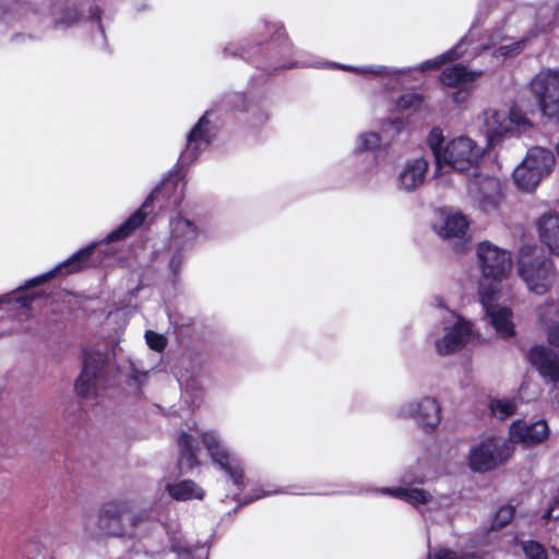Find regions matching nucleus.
<instances>
[{
    "mask_svg": "<svg viewBox=\"0 0 559 559\" xmlns=\"http://www.w3.org/2000/svg\"><path fill=\"white\" fill-rule=\"evenodd\" d=\"M173 185L171 180H167L163 183V189H168Z\"/></svg>",
    "mask_w": 559,
    "mask_h": 559,
    "instance_id": "nucleus-46",
    "label": "nucleus"
},
{
    "mask_svg": "<svg viewBox=\"0 0 559 559\" xmlns=\"http://www.w3.org/2000/svg\"><path fill=\"white\" fill-rule=\"evenodd\" d=\"M480 75L481 71H469L462 64H453L442 71L440 81L445 86L455 87L456 91L450 97L455 104H463L469 97Z\"/></svg>",
    "mask_w": 559,
    "mask_h": 559,
    "instance_id": "nucleus-16",
    "label": "nucleus"
},
{
    "mask_svg": "<svg viewBox=\"0 0 559 559\" xmlns=\"http://www.w3.org/2000/svg\"><path fill=\"white\" fill-rule=\"evenodd\" d=\"M549 436V428L545 420H537L533 424L516 421L510 428V443L521 442L525 444H537L545 441Z\"/></svg>",
    "mask_w": 559,
    "mask_h": 559,
    "instance_id": "nucleus-21",
    "label": "nucleus"
},
{
    "mask_svg": "<svg viewBox=\"0 0 559 559\" xmlns=\"http://www.w3.org/2000/svg\"><path fill=\"white\" fill-rule=\"evenodd\" d=\"M425 480L424 475L406 473L402 477L401 486L395 488H382L380 491L383 495L402 499L423 512V507L425 506H438V502L429 491L415 486L424 484Z\"/></svg>",
    "mask_w": 559,
    "mask_h": 559,
    "instance_id": "nucleus-15",
    "label": "nucleus"
},
{
    "mask_svg": "<svg viewBox=\"0 0 559 559\" xmlns=\"http://www.w3.org/2000/svg\"><path fill=\"white\" fill-rule=\"evenodd\" d=\"M342 69L354 71L361 74H371L374 76H383L391 79H399L402 74L406 73V70L392 69L385 66H367L362 68L343 66Z\"/></svg>",
    "mask_w": 559,
    "mask_h": 559,
    "instance_id": "nucleus-29",
    "label": "nucleus"
},
{
    "mask_svg": "<svg viewBox=\"0 0 559 559\" xmlns=\"http://www.w3.org/2000/svg\"><path fill=\"white\" fill-rule=\"evenodd\" d=\"M203 237V230L191 219L175 215L169 221L168 250L171 254L169 267L176 275L181 269L186 253Z\"/></svg>",
    "mask_w": 559,
    "mask_h": 559,
    "instance_id": "nucleus-4",
    "label": "nucleus"
},
{
    "mask_svg": "<svg viewBox=\"0 0 559 559\" xmlns=\"http://www.w3.org/2000/svg\"><path fill=\"white\" fill-rule=\"evenodd\" d=\"M206 115L207 114L200 118L199 122L188 134L187 146L181 154V159L183 162L194 160L200 152L203 151L213 139V133Z\"/></svg>",
    "mask_w": 559,
    "mask_h": 559,
    "instance_id": "nucleus-20",
    "label": "nucleus"
},
{
    "mask_svg": "<svg viewBox=\"0 0 559 559\" xmlns=\"http://www.w3.org/2000/svg\"><path fill=\"white\" fill-rule=\"evenodd\" d=\"M441 409L436 399L424 397L418 402H411L400 409L401 417L416 420L425 430H433L441 420Z\"/></svg>",
    "mask_w": 559,
    "mask_h": 559,
    "instance_id": "nucleus-17",
    "label": "nucleus"
},
{
    "mask_svg": "<svg viewBox=\"0 0 559 559\" xmlns=\"http://www.w3.org/2000/svg\"><path fill=\"white\" fill-rule=\"evenodd\" d=\"M479 298L485 310V317L495 329L496 334L500 338H510L515 334L513 323V313L508 307L493 304L499 297L500 288L490 286L485 283L479 286Z\"/></svg>",
    "mask_w": 559,
    "mask_h": 559,
    "instance_id": "nucleus-11",
    "label": "nucleus"
},
{
    "mask_svg": "<svg viewBox=\"0 0 559 559\" xmlns=\"http://www.w3.org/2000/svg\"><path fill=\"white\" fill-rule=\"evenodd\" d=\"M428 559H475V557L469 555H457L450 549L440 548L430 552Z\"/></svg>",
    "mask_w": 559,
    "mask_h": 559,
    "instance_id": "nucleus-40",
    "label": "nucleus"
},
{
    "mask_svg": "<svg viewBox=\"0 0 559 559\" xmlns=\"http://www.w3.org/2000/svg\"><path fill=\"white\" fill-rule=\"evenodd\" d=\"M48 277H50V274H47L45 276H43L41 278H36V280H33L31 282L32 285H35V284H38L39 282L44 281V280H47Z\"/></svg>",
    "mask_w": 559,
    "mask_h": 559,
    "instance_id": "nucleus-45",
    "label": "nucleus"
},
{
    "mask_svg": "<svg viewBox=\"0 0 559 559\" xmlns=\"http://www.w3.org/2000/svg\"><path fill=\"white\" fill-rule=\"evenodd\" d=\"M531 92L544 116L559 120V71L543 70L531 81Z\"/></svg>",
    "mask_w": 559,
    "mask_h": 559,
    "instance_id": "nucleus-10",
    "label": "nucleus"
},
{
    "mask_svg": "<svg viewBox=\"0 0 559 559\" xmlns=\"http://www.w3.org/2000/svg\"><path fill=\"white\" fill-rule=\"evenodd\" d=\"M107 356L100 350H86L83 360V368L75 381L74 390L82 397H90L97 394L105 383V365Z\"/></svg>",
    "mask_w": 559,
    "mask_h": 559,
    "instance_id": "nucleus-13",
    "label": "nucleus"
},
{
    "mask_svg": "<svg viewBox=\"0 0 559 559\" xmlns=\"http://www.w3.org/2000/svg\"><path fill=\"white\" fill-rule=\"evenodd\" d=\"M144 337L147 346L155 352H163L167 345V338L154 331H146Z\"/></svg>",
    "mask_w": 559,
    "mask_h": 559,
    "instance_id": "nucleus-38",
    "label": "nucleus"
},
{
    "mask_svg": "<svg viewBox=\"0 0 559 559\" xmlns=\"http://www.w3.org/2000/svg\"><path fill=\"white\" fill-rule=\"evenodd\" d=\"M154 194H156V191H153V194H151V197H148V200H152V198H154Z\"/></svg>",
    "mask_w": 559,
    "mask_h": 559,
    "instance_id": "nucleus-50",
    "label": "nucleus"
},
{
    "mask_svg": "<svg viewBox=\"0 0 559 559\" xmlns=\"http://www.w3.org/2000/svg\"><path fill=\"white\" fill-rule=\"evenodd\" d=\"M12 295H13V293L0 296V305L4 304V302H9L11 300Z\"/></svg>",
    "mask_w": 559,
    "mask_h": 559,
    "instance_id": "nucleus-43",
    "label": "nucleus"
},
{
    "mask_svg": "<svg viewBox=\"0 0 559 559\" xmlns=\"http://www.w3.org/2000/svg\"><path fill=\"white\" fill-rule=\"evenodd\" d=\"M513 451V445L501 438H486L471 450L469 466L476 472L491 471L509 460Z\"/></svg>",
    "mask_w": 559,
    "mask_h": 559,
    "instance_id": "nucleus-9",
    "label": "nucleus"
},
{
    "mask_svg": "<svg viewBox=\"0 0 559 559\" xmlns=\"http://www.w3.org/2000/svg\"><path fill=\"white\" fill-rule=\"evenodd\" d=\"M480 119L491 146L507 134L525 132L533 127L530 119L518 108H512L509 112L489 108L483 111Z\"/></svg>",
    "mask_w": 559,
    "mask_h": 559,
    "instance_id": "nucleus-5",
    "label": "nucleus"
},
{
    "mask_svg": "<svg viewBox=\"0 0 559 559\" xmlns=\"http://www.w3.org/2000/svg\"><path fill=\"white\" fill-rule=\"evenodd\" d=\"M154 194H156V191H153V194H151V197H148V200H152V198H154Z\"/></svg>",
    "mask_w": 559,
    "mask_h": 559,
    "instance_id": "nucleus-51",
    "label": "nucleus"
},
{
    "mask_svg": "<svg viewBox=\"0 0 559 559\" xmlns=\"http://www.w3.org/2000/svg\"><path fill=\"white\" fill-rule=\"evenodd\" d=\"M477 257L480 264L483 278L479 286L485 283L487 287L500 288L512 270L511 253L488 241L480 242L477 247Z\"/></svg>",
    "mask_w": 559,
    "mask_h": 559,
    "instance_id": "nucleus-8",
    "label": "nucleus"
},
{
    "mask_svg": "<svg viewBox=\"0 0 559 559\" xmlns=\"http://www.w3.org/2000/svg\"><path fill=\"white\" fill-rule=\"evenodd\" d=\"M140 516L132 510L127 501H111L106 503L98 514L99 528L109 535L123 536L130 534L135 527Z\"/></svg>",
    "mask_w": 559,
    "mask_h": 559,
    "instance_id": "nucleus-12",
    "label": "nucleus"
},
{
    "mask_svg": "<svg viewBox=\"0 0 559 559\" xmlns=\"http://www.w3.org/2000/svg\"><path fill=\"white\" fill-rule=\"evenodd\" d=\"M489 408L495 417L506 419L515 413L516 403L514 400L495 399L490 402Z\"/></svg>",
    "mask_w": 559,
    "mask_h": 559,
    "instance_id": "nucleus-32",
    "label": "nucleus"
},
{
    "mask_svg": "<svg viewBox=\"0 0 559 559\" xmlns=\"http://www.w3.org/2000/svg\"><path fill=\"white\" fill-rule=\"evenodd\" d=\"M537 318L548 329V325L556 322L555 319L559 318V301L554 298L547 299L537 309Z\"/></svg>",
    "mask_w": 559,
    "mask_h": 559,
    "instance_id": "nucleus-31",
    "label": "nucleus"
},
{
    "mask_svg": "<svg viewBox=\"0 0 559 559\" xmlns=\"http://www.w3.org/2000/svg\"><path fill=\"white\" fill-rule=\"evenodd\" d=\"M485 210L493 209L501 199L502 187L499 179L493 177H484L477 183L475 189L471 188Z\"/></svg>",
    "mask_w": 559,
    "mask_h": 559,
    "instance_id": "nucleus-24",
    "label": "nucleus"
},
{
    "mask_svg": "<svg viewBox=\"0 0 559 559\" xmlns=\"http://www.w3.org/2000/svg\"><path fill=\"white\" fill-rule=\"evenodd\" d=\"M556 158L552 152L542 146L528 148L522 162L514 168L512 179L515 187L525 193L534 192L554 170Z\"/></svg>",
    "mask_w": 559,
    "mask_h": 559,
    "instance_id": "nucleus-3",
    "label": "nucleus"
},
{
    "mask_svg": "<svg viewBox=\"0 0 559 559\" xmlns=\"http://www.w3.org/2000/svg\"><path fill=\"white\" fill-rule=\"evenodd\" d=\"M427 144L436 160V177H441L444 168L475 175L485 152L476 141L466 135L445 141L440 128H433L429 132Z\"/></svg>",
    "mask_w": 559,
    "mask_h": 559,
    "instance_id": "nucleus-2",
    "label": "nucleus"
},
{
    "mask_svg": "<svg viewBox=\"0 0 559 559\" xmlns=\"http://www.w3.org/2000/svg\"><path fill=\"white\" fill-rule=\"evenodd\" d=\"M464 45H465V40H462L461 43L457 44V46H455L451 50L440 55L439 57L435 58L433 60H427V61L423 62L419 66V70L425 71L427 69L437 68L448 60L460 58L463 55L462 47Z\"/></svg>",
    "mask_w": 559,
    "mask_h": 559,
    "instance_id": "nucleus-33",
    "label": "nucleus"
},
{
    "mask_svg": "<svg viewBox=\"0 0 559 559\" xmlns=\"http://www.w3.org/2000/svg\"><path fill=\"white\" fill-rule=\"evenodd\" d=\"M128 374L129 377L136 383L142 384L148 374V370H146L141 360L129 357L128 358Z\"/></svg>",
    "mask_w": 559,
    "mask_h": 559,
    "instance_id": "nucleus-34",
    "label": "nucleus"
},
{
    "mask_svg": "<svg viewBox=\"0 0 559 559\" xmlns=\"http://www.w3.org/2000/svg\"><path fill=\"white\" fill-rule=\"evenodd\" d=\"M178 444L180 448V467L186 465L188 468H192L193 466L198 465V444L195 438L188 433H181L178 439Z\"/></svg>",
    "mask_w": 559,
    "mask_h": 559,
    "instance_id": "nucleus-26",
    "label": "nucleus"
},
{
    "mask_svg": "<svg viewBox=\"0 0 559 559\" xmlns=\"http://www.w3.org/2000/svg\"><path fill=\"white\" fill-rule=\"evenodd\" d=\"M391 124L395 129L396 132H399L402 128V121H400V120H393L391 122Z\"/></svg>",
    "mask_w": 559,
    "mask_h": 559,
    "instance_id": "nucleus-44",
    "label": "nucleus"
},
{
    "mask_svg": "<svg viewBox=\"0 0 559 559\" xmlns=\"http://www.w3.org/2000/svg\"><path fill=\"white\" fill-rule=\"evenodd\" d=\"M544 518L547 520L559 519V498L556 499L554 503L547 509Z\"/></svg>",
    "mask_w": 559,
    "mask_h": 559,
    "instance_id": "nucleus-42",
    "label": "nucleus"
},
{
    "mask_svg": "<svg viewBox=\"0 0 559 559\" xmlns=\"http://www.w3.org/2000/svg\"><path fill=\"white\" fill-rule=\"evenodd\" d=\"M540 242L552 253L559 255V214L546 213L537 223Z\"/></svg>",
    "mask_w": 559,
    "mask_h": 559,
    "instance_id": "nucleus-23",
    "label": "nucleus"
},
{
    "mask_svg": "<svg viewBox=\"0 0 559 559\" xmlns=\"http://www.w3.org/2000/svg\"><path fill=\"white\" fill-rule=\"evenodd\" d=\"M423 104V97L415 93L404 94L400 97L396 106L400 110H416Z\"/></svg>",
    "mask_w": 559,
    "mask_h": 559,
    "instance_id": "nucleus-37",
    "label": "nucleus"
},
{
    "mask_svg": "<svg viewBox=\"0 0 559 559\" xmlns=\"http://www.w3.org/2000/svg\"><path fill=\"white\" fill-rule=\"evenodd\" d=\"M95 245H91L85 249H82L74 253L71 258L64 261L59 269L66 270V273H74L82 270L86 265V260L90 254L93 252Z\"/></svg>",
    "mask_w": 559,
    "mask_h": 559,
    "instance_id": "nucleus-30",
    "label": "nucleus"
},
{
    "mask_svg": "<svg viewBox=\"0 0 559 559\" xmlns=\"http://www.w3.org/2000/svg\"><path fill=\"white\" fill-rule=\"evenodd\" d=\"M474 336L475 333L471 322L451 310H442L440 335L435 337V346L438 354H452L464 347Z\"/></svg>",
    "mask_w": 559,
    "mask_h": 559,
    "instance_id": "nucleus-6",
    "label": "nucleus"
},
{
    "mask_svg": "<svg viewBox=\"0 0 559 559\" xmlns=\"http://www.w3.org/2000/svg\"><path fill=\"white\" fill-rule=\"evenodd\" d=\"M165 490L168 495L178 501H187L191 499H203L204 490L193 480L186 479L176 484H167Z\"/></svg>",
    "mask_w": 559,
    "mask_h": 559,
    "instance_id": "nucleus-25",
    "label": "nucleus"
},
{
    "mask_svg": "<svg viewBox=\"0 0 559 559\" xmlns=\"http://www.w3.org/2000/svg\"><path fill=\"white\" fill-rule=\"evenodd\" d=\"M80 19V13L75 8H68L60 12L55 19V25L57 28L67 29L73 26Z\"/></svg>",
    "mask_w": 559,
    "mask_h": 559,
    "instance_id": "nucleus-35",
    "label": "nucleus"
},
{
    "mask_svg": "<svg viewBox=\"0 0 559 559\" xmlns=\"http://www.w3.org/2000/svg\"><path fill=\"white\" fill-rule=\"evenodd\" d=\"M530 360L540 376L550 382L559 381V355L546 347H535L530 352Z\"/></svg>",
    "mask_w": 559,
    "mask_h": 559,
    "instance_id": "nucleus-22",
    "label": "nucleus"
},
{
    "mask_svg": "<svg viewBox=\"0 0 559 559\" xmlns=\"http://www.w3.org/2000/svg\"><path fill=\"white\" fill-rule=\"evenodd\" d=\"M518 272L527 289L536 295L548 293L556 281L552 261L543 255L522 253Z\"/></svg>",
    "mask_w": 559,
    "mask_h": 559,
    "instance_id": "nucleus-7",
    "label": "nucleus"
},
{
    "mask_svg": "<svg viewBox=\"0 0 559 559\" xmlns=\"http://www.w3.org/2000/svg\"><path fill=\"white\" fill-rule=\"evenodd\" d=\"M145 213L142 210L134 213L127 222H124L120 227L112 230L106 237L107 242L117 241L128 237L136 227L142 225L144 222Z\"/></svg>",
    "mask_w": 559,
    "mask_h": 559,
    "instance_id": "nucleus-27",
    "label": "nucleus"
},
{
    "mask_svg": "<svg viewBox=\"0 0 559 559\" xmlns=\"http://www.w3.org/2000/svg\"><path fill=\"white\" fill-rule=\"evenodd\" d=\"M93 15H95V17H99V14H98V9H95V12H93Z\"/></svg>",
    "mask_w": 559,
    "mask_h": 559,
    "instance_id": "nucleus-48",
    "label": "nucleus"
},
{
    "mask_svg": "<svg viewBox=\"0 0 559 559\" xmlns=\"http://www.w3.org/2000/svg\"><path fill=\"white\" fill-rule=\"evenodd\" d=\"M154 194H156V191H153V194H151V197H148V200H152V198H154Z\"/></svg>",
    "mask_w": 559,
    "mask_h": 559,
    "instance_id": "nucleus-52",
    "label": "nucleus"
},
{
    "mask_svg": "<svg viewBox=\"0 0 559 559\" xmlns=\"http://www.w3.org/2000/svg\"><path fill=\"white\" fill-rule=\"evenodd\" d=\"M514 515V509L511 506L502 507L498 510L495 520H493V526L495 527H503L508 523L511 522Z\"/></svg>",
    "mask_w": 559,
    "mask_h": 559,
    "instance_id": "nucleus-39",
    "label": "nucleus"
},
{
    "mask_svg": "<svg viewBox=\"0 0 559 559\" xmlns=\"http://www.w3.org/2000/svg\"><path fill=\"white\" fill-rule=\"evenodd\" d=\"M382 147V136L374 131H365L357 135L355 141V152H374Z\"/></svg>",
    "mask_w": 559,
    "mask_h": 559,
    "instance_id": "nucleus-28",
    "label": "nucleus"
},
{
    "mask_svg": "<svg viewBox=\"0 0 559 559\" xmlns=\"http://www.w3.org/2000/svg\"><path fill=\"white\" fill-rule=\"evenodd\" d=\"M547 337L550 344L559 345V322H552L548 325Z\"/></svg>",
    "mask_w": 559,
    "mask_h": 559,
    "instance_id": "nucleus-41",
    "label": "nucleus"
},
{
    "mask_svg": "<svg viewBox=\"0 0 559 559\" xmlns=\"http://www.w3.org/2000/svg\"><path fill=\"white\" fill-rule=\"evenodd\" d=\"M522 549L527 559H547V551L542 544L535 540L522 543Z\"/></svg>",
    "mask_w": 559,
    "mask_h": 559,
    "instance_id": "nucleus-36",
    "label": "nucleus"
},
{
    "mask_svg": "<svg viewBox=\"0 0 559 559\" xmlns=\"http://www.w3.org/2000/svg\"><path fill=\"white\" fill-rule=\"evenodd\" d=\"M554 23L555 11L549 5L519 9L506 17L502 28L495 31L486 48L492 49L496 58L518 56L532 38L551 31Z\"/></svg>",
    "mask_w": 559,
    "mask_h": 559,
    "instance_id": "nucleus-1",
    "label": "nucleus"
},
{
    "mask_svg": "<svg viewBox=\"0 0 559 559\" xmlns=\"http://www.w3.org/2000/svg\"><path fill=\"white\" fill-rule=\"evenodd\" d=\"M468 228L467 218L454 210H441L433 223V229L443 239L461 238Z\"/></svg>",
    "mask_w": 559,
    "mask_h": 559,
    "instance_id": "nucleus-19",
    "label": "nucleus"
},
{
    "mask_svg": "<svg viewBox=\"0 0 559 559\" xmlns=\"http://www.w3.org/2000/svg\"><path fill=\"white\" fill-rule=\"evenodd\" d=\"M554 399L559 403V394H558V393H556V394L554 395Z\"/></svg>",
    "mask_w": 559,
    "mask_h": 559,
    "instance_id": "nucleus-49",
    "label": "nucleus"
},
{
    "mask_svg": "<svg viewBox=\"0 0 559 559\" xmlns=\"http://www.w3.org/2000/svg\"><path fill=\"white\" fill-rule=\"evenodd\" d=\"M21 304H22L23 307H26L27 304H28V300L23 298V299H21Z\"/></svg>",
    "mask_w": 559,
    "mask_h": 559,
    "instance_id": "nucleus-47",
    "label": "nucleus"
},
{
    "mask_svg": "<svg viewBox=\"0 0 559 559\" xmlns=\"http://www.w3.org/2000/svg\"><path fill=\"white\" fill-rule=\"evenodd\" d=\"M201 438L212 460L229 475L236 486H242L243 473L241 461L228 451L215 432H203Z\"/></svg>",
    "mask_w": 559,
    "mask_h": 559,
    "instance_id": "nucleus-14",
    "label": "nucleus"
},
{
    "mask_svg": "<svg viewBox=\"0 0 559 559\" xmlns=\"http://www.w3.org/2000/svg\"><path fill=\"white\" fill-rule=\"evenodd\" d=\"M429 163L424 157L408 159L396 176V188L404 192H414L425 182Z\"/></svg>",
    "mask_w": 559,
    "mask_h": 559,
    "instance_id": "nucleus-18",
    "label": "nucleus"
}]
</instances>
